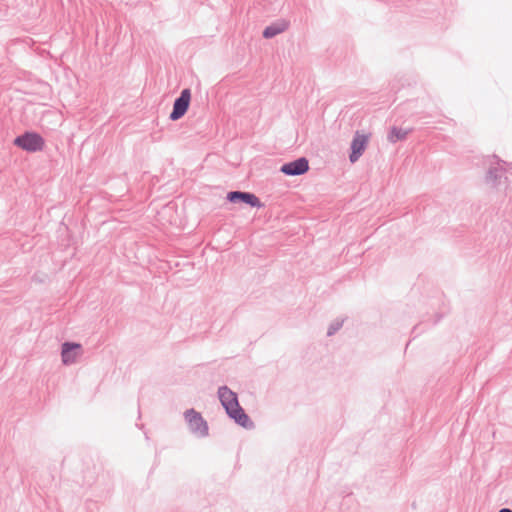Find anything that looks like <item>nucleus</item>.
<instances>
[{"mask_svg":"<svg viewBox=\"0 0 512 512\" xmlns=\"http://www.w3.org/2000/svg\"><path fill=\"white\" fill-rule=\"evenodd\" d=\"M13 144L25 152L36 153L44 149L45 139L36 131L26 130L14 138Z\"/></svg>","mask_w":512,"mask_h":512,"instance_id":"obj_1","label":"nucleus"},{"mask_svg":"<svg viewBox=\"0 0 512 512\" xmlns=\"http://www.w3.org/2000/svg\"><path fill=\"white\" fill-rule=\"evenodd\" d=\"M184 418L187 422L189 431L197 438H205L209 435V426L200 412L194 408L187 409L184 412Z\"/></svg>","mask_w":512,"mask_h":512,"instance_id":"obj_2","label":"nucleus"},{"mask_svg":"<svg viewBox=\"0 0 512 512\" xmlns=\"http://www.w3.org/2000/svg\"><path fill=\"white\" fill-rule=\"evenodd\" d=\"M191 97V90L189 88L181 90L179 96L175 98L172 111L169 114L171 121H177L187 113L190 107Z\"/></svg>","mask_w":512,"mask_h":512,"instance_id":"obj_3","label":"nucleus"},{"mask_svg":"<svg viewBox=\"0 0 512 512\" xmlns=\"http://www.w3.org/2000/svg\"><path fill=\"white\" fill-rule=\"evenodd\" d=\"M226 200L232 204H246L251 208H262L264 204L252 192L232 190L226 194Z\"/></svg>","mask_w":512,"mask_h":512,"instance_id":"obj_4","label":"nucleus"},{"mask_svg":"<svg viewBox=\"0 0 512 512\" xmlns=\"http://www.w3.org/2000/svg\"><path fill=\"white\" fill-rule=\"evenodd\" d=\"M369 142V135L356 131L350 144L349 161L357 162L365 152Z\"/></svg>","mask_w":512,"mask_h":512,"instance_id":"obj_5","label":"nucleus"},{"mask_svg":"<svg viewBox=\"0 0 512 512\" xmlns=\"http://www.w3.org/2000/svg\"><path fill=\"white\" fill-rule=\"evenodd\" d=\"M309 161L306 157H298L281 165L280 172L286 176H301L308 172Z\"/></svg>","mask_w":512,"mask_h":512,"instance_id":"obj_6","label":"nucleus"},{"mask_svg":"<svg viewBox=\"0 0 512 512\" xmlns=\"http://www.w3.org/2000/svg\"><path fill=\"white\" fill-rule=\"evenodd\" d=\"M226 414L235 424L246 430H252L255 428L254 422L246 413L244 408L240 405V403L234 406L232 409H229Z\"/></svg>","mask_w":512,"mask_h":512,"instance_id":"obj_7","label":"nucleus"},{"mask_svg":"<svg viewBox=\"0 0 512 512\" xmlns=\"http://www.w3.org/2000/svg\"><path fill=\"white\" fill-rule=\"evenodd\" d=\"M82 350L80 343L66 341L61 345V360L64 365L73 364L76 361L78 352Z\"/></svg>","mask_w":512,"mask_h":512,"instance_id":"obj_8","label":"nucleus"},{"mask_svg":"<svg viewBox=\"0 0 512 512\" xmlns=\"http://www.w3.org/2000/svg\"><path fill=\"white\" fill-rule=\"evenodd\" d=\"M218 398L225 412L239 404L238 394L232 391L228 386L223 385L218 388Z\"/></svg>","mask_w":512,"mask_h":512,"instance_id":"obj_9","label":"nucleus"},{"mask_svg":"<svg viewBox=\"0 0 512 512\" xmlns=\"http://www.w3.org/2000/svg\"><path fill=\"white\" fill-rule=\"evenodd\" d=\"M288 27H289V22L285 21V20L271 23L270 25H268L264 28V30L262 31V36L265 39H272L275 36L286 31L288 29Z\"/></svg>","mask_w":512,"mask_h":512,"instance_id":"obj_10","label":"nucleus"},{"mask_svg":"<svg viewBox=\"0 0 512 512\" xmlns=\"http://www.w3.org/2000/svg\"><path fill=\"white\" fill-rule=\"evenodd\" d=\"M411 131L412 129H403L398 126H392L387 134V140L392 144L404 141Z\"/></svg>","mask_w":512,"mask_h":512,"instance_id":"obj_11","label":"nucleus"},{"mask_svg":"<svg viewBox=\"0 0 512 512\" xmlns=\"http://www.w3.org/2000/svg\"><path fill=\"white\" fill-rule=\"evenodd\" d=\"M501 176L502 169H500L498 166H491L485 174V182L492 186H496Z\"/></svg>","mask_w":512,"mask_h":512,"instance_id":"obj_12","label":"nucleus"},{"mask_svg":"<svg viewBox=\"0 0 512 512\" xmlns=\"http://www.w3.org/2000/svg\"><path fill=\"white\" fill-rule=\"evenodd\" d=\"M343 320L336 319L330 323L327 329V336L331 337L335 335L343 326Z\"/></svg>","mask_w":512,"mask_h":512,"instance_id":"obj_13","label":"nucleus"},{"mask_svg":"<svg viewBox=\"0 0 512 512\" xmlns=\"http://www.w3.org/2000/svg\"><path fill=\"white\" fill-rule=\"evenodd\" d=\"M443 317H444V313H436L435 318L432 321L430 326H435L436 324H438Z\"/></svg>","mask_w":512,"mask_h":512,"instance_id":"obj_14","label":"nucleus"},{"mask_svg":"<svg viewBox=\"0 0 512 512\" xmlns=\"http://www.w3.org/2000/svg\"><path fill=\"white\" fill-rule=\"evenodd\" d=\"M422 325H427V320H423L420 324L415 325L413 327L412 333L418 334L419 333L418 330H419L420 326H422Z\"/></svg>","mask_w":512,"mask_h":512,"instance_id":"obj_15","label":"nucleus"},{"mask_svg":"<svg viewBox=\"0 0 512 512\" xmlns=\"http://www.w3.org/2000/svg\"><path fill=\"white\" fill-rule=\"evenodd\" d=\"M498 512H512L510 508H501Z\"/></svg>","mask_w":512,"mask_h":512,"instance_id":"obj_16","label":"nucleus"}]
</instances>
